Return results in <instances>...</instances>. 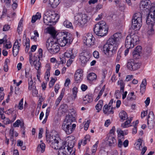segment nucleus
Returning a JSON list of instances; mask_svg holds the SVG:
<instances>
[{
    "label": "nucleus",
    "mask_w": 155,
    "mask_h": 155,
    "mask_svg": "<svg viewBox=\"0 0 155 155\" xmlns=\"http://www.w3.org/2000/svg\"><path fill=\"white\" fill-rule=\"evenodd\" d=\"M120 39L118 34L116 33L111 36L104 45V52L108 57H112L116 53Z\"/></svg>",
    "instance_id": "1"
},
{
    "label": "nucleus",
    "mask_w": 155,
    "mask_h": 155,
    "mask_svg": "<svg viewBox=\"0 0 155 155\" xmlns=\"http://www.w3.org/2000/svg\"><path fill=\"white\" fill-rule=\"evenodd\" d=\"M75 119L71 114L66 116L62 125L61 128L67 134H71L76 127V124L73 123Z\"/></svg>",
    "instance_id": "2"
},
{
    "label": "nucleus",
    "mask_w": 155,
    "mask_h": 155,
    "mask_svg": "<svg viewBox=\"0 0 155 155\" xmlns=\"http://www.w3.org/2000/svg\"><path fill=\"white\" fill-rule=\"evenodd\" d=\"M108 28L105 22L101 21L96 24L94 31V33L97 35L103 36L107 34Z\"/></svg>",
    "instance_id": "3"
},
{
    "label": "nucleus",
    "mask_w": 155,
    "mask_h": 155,
    "mask_svg": "<svg viewBox=\"0 0 155 155\" xmlns=\"http://www.w3.org/2000/svg\"><path fill=\"white\" fill-rule=\"evenodd\" d=\"M90 18L85 14L78 13L74 16V24L81 27L84 26Z\"/></svg>",
    "instance_id": "4"
},
{
    "label": "nucleus",
    "mask_w": 155,
    "mask_h": 155,
    "mask_svg": "<svg viewBox=\"0 0 155 155\" xmlns=\"http://www.w3.org/2000/svg\"><path fill=\"white\" fill-rule=\"evenodd\" d=\"M139 40V37L137 35H129L127 37L125 40V47L127 49L132 48L138 43Z\"/></svg>",
    "instance_id": "5"
},
{
    "label": "nucleus",
    "mask_w": 155,
    "mask_h": 155,
    "mask_svg": "<svg viewBox=\"0 0 155 155\" xmlns=\"http://www.w3.org/2000/svg\"><path fill=\"white\" fill-rule=\"evenodd\" d=\"M146 23L148 25H151V28L155 24V4L153 5H152L150 8L146 19Z\"/></svg>",
    "instance_id": "6"
},
{
    "label": "nucleus",
    "mask_w": 155,
    "mask_h": 155,
    "mask_svg": "<svg viewBox=\"0 0 155 155\" xmlns=\"http://www.w3.org/2000/svg\"><path fill=\"white\" fill-rule=\"evenodd\" d=\"M48 51L51 54H54L58 53L60 50L59 44L56 40L52 41L46 45Z\"/></svg>",
    "instance_id": "7"
},
{
    "label": "nucleus",
    "mask_w": 155,
    "mask_h": 155,
    "mask_svg": "<svg viewBox=\"0 0 155 155\" xmlns=\"http://www.w3.org/2000/svg\"><path fill=\"white\" fill-rule=\"evenodd\" d=\"M48 130H46V137L47 142L51 143L54 141H57L60 140L58 135L55 131H52L50 133H47Z\"/></svg>",
    "instance_id": "8"
},
{
    "label": "nucleus",
    "mask_w": 155,
    "mask_h": 155,
    "mask_svg": "<svg viewBox=\"0 0 155 155\" xmlns=\"http://www.w3.org/2000/svg\"><path fill=\"white\" fill-rule=\"evenodd\" d=\"M73 38L72 35L68 33L62 39H59L57 41L59 42V45L61 47L65 46L66 44L69 45L72 42Z\"/></svg>",
    "instance_id": "9"
},
{
    "label": "nucleus",
    "mask_w": 155,
    "mask_h": 155,
    "mask_svg": "<svg viewBox=\"0 0 155 155\" xmlns=\"http://www.w3.org/2000/svg\"><path fill=\"white\" fill-rule=\"evenodd\" d=\"M140 66V63L135 62L132 60H128L127 64V69L131 71H135L139 69Z\"/></svg>",
    "instance_id": "10"
},
{
    "label": "nucleus",
    "mask_w": 155,
    "mask_h": 155,
    "mask_svg": "<svg viewBox=\"0 0 155 155\" xmlns=\"http://www.w3.org/2000/svg\"><path fill=\"white\" fill-rule=\"evenodd\" d=\"M83 42L88 46L93 45L94 44L95 38L91 34H88L83 38Z\"/></svg>",
    "instance_id": "11"
},
{
    "label": "nucleus",
    "mask_w": 155,
    "mask_h": 155,
    "mask_svg": "<svg viewBox=\"0 0 155 155\" xmlns=\"http://www.w3.org/2000/svg\"><path fill=\"white\" fill-rule=\"evenodd\" d=\"M74 144V141L72 140H68V144L66 141H64L62 143L61 148L64 150L66 149L67 151L71 153L72 151L74 149L73 148Z\"/></svg>",
    "instance_id": "12"
},
{
    "label": "nucleus",
    "mask_w": 155,
    "mask_h": 155,
    "mask_svg": "<svg viewBox=\"0 0 155 155\" xmlns=\"http://www.w3.org/2000/svg\"><path fill=\"white\" fill-rule=\"evenodd\" d=\"M154 116L153 111L149 112L147 119V124L148 127L151 129L155 126V121H154Z\"/></svg>",
    "instance_id": "13"
},
{
    "label": "nucleus",
    "mask_w": 155,
    "mask_h": 155,
    "mask_svg": "<svg viewBox=\"0 0 155 155\" xmlns=\"http://www.w3.org/2000/svg\"><path fill=\"white\" fill-rule=\"evenodd\" d=\"M106 139L107 143L110 147H114L117 145L116 140L114 135L108 134Z\"/></svg>",
    "instance_id": "14"
},
{
    "label": "nucleus",
    "mask_w": 155,
    "mask_h": 155,
    "mask_svg": "<svg viewBox=\"0 0 155 155\" xmlns=\"http://www.w3.org/2000/svg\"><path fill=\"white\" fill-rule=\"evenodd\" d=\"M48 15L50 18L51 24L50 25H54L59 18V15L54 12L49 11Z\"/></svg>",
    "instance_id": "15"
},
{
    "label": "nucleus",
    "mask_w": 155,
    "mask_h": 155,
    "mask_svg": "<svg viewBox=\"0 0 155 155\" xmlns=\"http://www.w3.org/2000/svg\"><path fill=\"white\" fill-rule=\"evenodd\" d=\"M82 71L80 69L77 70L74 74V78L75 82L78 83L80 82L83 78Z\"/></svg>",
    "instance_id": "16"
},
{
    "label": "nucleus",
    "mask_w": 155,
    "mask_h": 155,
    "mask_svg": "<svg viewBox=\"0 0 155 155\" xmlns=\"http://www.w3.org/2000/svg\"><path fill=\"white\" fill-rule=\"evenodd\" d=\"M18 44V41L17 40H16L14 43L12 50L13 55L15 57L17 55L19 51L20 46Z\"/></svg>",
    "instance_id": "17"
},
{
    "label": "nucleus",
    "mask_w": 155,
    "mask_h": 155,
    "mask_svg": "<svg viewBox=\"0 0 155 155\" xmlns=\"http://www.w3.org/2000/svg\"><path fill=\"white\" fill-rule=\"evenodd\" d=\"M39 59L37 58V57L34 56L33 57V61L32 62V65H33L36 70H38L41 66L39 62Z\"/></svg>",
    "instance_id": "18"
},
{
    "label": "nucleus",
    "mask_w": 155,
    "mask_h": 155,
    "mask_svg": "<svg viewBox=\"0 0 155 155\" xmlns=\"http://www.w3.org/2000/svg\"><path fill=\"white\" fill-rule=\"evenodd\" d=\"M151 2L149 0H143L140 3V7L143 8L147 9L150 8Z\"/></svg>",
    "instance_id": "19"
},
{
    "label": "nucleus",
    "mask_w": 155,
    "mask_h": 155,
    "mask_svg": "<svg viewBox=\"0 0 155 155\" xmlns=\"http://www.w3.org/2000/svg\"><path fill=\"white\" fill-rule=\"evenodd\" d=\"M142 25V22H139L136 21H132V28L135 30H138Z\"/></svg>",
    "instance_id": "20"
},
{
    "label": "nucleus",
    "mask_w": 155,
    "mask_h": 155,
    "mask_svg": "<svg viewBox=\"0 0 155 155\" xmlns=\"http://www.w3.org/2000/svg\"><path fill=\"white\" fill-rule=\"evenodd\" d=\"M113 107H110L107 105H104L103 108L104 113L106 114H113L114 112L112 110Z\"/></svg>",
    "instance_id": "21"
},
{
    "label": "nucleus",
    "mask_w": 155,
    "mask_h": 155,
    "mask_svg": "<svg viewBox=\"0 0 155 155\" xmlns=\"http://www.w3.org/2000/svg\"><path fill=\"white\" fill-rule=\"evenodd\" d=\"M80 60L82 66H84L88 60V58L86 57L84 53H81L80 55Z\"/></svg>",
    "instance_id": "22"
},
{
    "label": "nucleus",
    "mask_w": 155,
    "mask_h": 155,
    "mask_svg": "<svg viewBox=\"0 0 155 155\" xmlns=\"http://www.w3.org/2000/svg\"><path fill=\"white\" fill-rule=\"evenodd\" d=\"M142 51V47L140 46H137L132 52V54L134 57H138L140 55V54Z\"/></svg>",
    "instance_id": "23"
},
{
    "label": "nucleus",
    "mask_w": 155,
    "mask_h": 155,
    "mask_svg": "<svg viewBox=\"0 0 155 155\" xmlns=\"http://www.w3.org/2000/svg\"><path fill=\"white\" fill-rule=\"evenodd\" d=\"M132 21H139V22H142V19L141 13L139 12L135 13L133 16Z\"/></svg>",
    "instance_id": "24"
},
{
    "label": "nucleus",
    "mask_w": 155,
    "mask_h": 155,
    "mask_svg": "<svg viewBox=\"0 0 155 155\" xmlns=\"http://www.w3.org/2000/svg\"><path fill=\"white\" fill-rule=\"evenodd\" d=\"M119 117L120 119V120L123 121L128 118V115L127 113L124 111H121L119 114Z\"/></svg>",
    "instance_id": "25"
},
{
    "label": "nucleus",
    "mask_w": 155,
    "mask_h": 155,
    "mask_svg": "<svg viewBox=\"0 0 155 155\" xmlns=\"http://www.w3.org/2000/svg\"><path fill=\"white\" fill-rule=\"evenodd\" d=\"M146 85V80L144 79L143 80L140 86V91L142 94H143L145 92Z\"/></svg>",
    "instance_id": "26"
},
{
    "label": "nucleus",
    "mask_w": 155,
    "mask_h": 155,
    "mask_svg": "<svg viewBox=\"0 0 155 155\" xmlns=\"http://www.w3.org/2000/svg\"><path fill=\"white\" fill-rule=\"evenodd\" d=\"M43 21L44 23L47 25H51L50 24L52 23L51 22V20L49 16L47 14L43 16Z\"/></svg>",
    "instance_id": "27"
},
{
    "label": "nucleus",
    "mask_w": 155,
    "mask_h": 155,
    "mask_svg": "<svg viewBox=\"0 0 155 155\" xmlns=\"http://www.w3.org/2000/svg\"><path fill=\"white\" fill-rule=\"evenodd\" d=\"M59 110L62 114L66 113L68 111V106L66 104H63L60 106Z\"/></svg>",
    "instance_id": "28"
},
{
    "label": "nucleus",
    "mask_w": 155,
    "mask_h": 155,
    "mask_svg": "<svg viewBox=\"0 0 155 155\" xmlns=\"http://www.w3.org/2000/svg\"><path fill=\"white\" fill-rule=\"evenodd\" d=\"M49 4L53 8L56 7L59 4V0H48Z\"/></svg>",
    "instance_id": "29"
},
{
    "label": "nucleus",
    "mask_w": 155,
    "mask_h": 155,
    "mask_svg": "<svg viewBox=\"0 0 155 155\" xmlns=\"http://www.w3.org/2000/svg\"><path fill=\"white\" fill-rule=\"evenodd\" d=\"M41 17V15L40 13L37 12L36 14L32 16L31 20L32 23H35L37 20L40 19Z\"/></svg>",
    "instance_id": "30"
},
{
    "label": "nucleus",
    "mask_w": 155,
    "mask_h": 155,
    "mask_svg": "<svg viewBox=\"0 0 155 155\" xmlns=\"http://www.w3.org/2000/svg\"><path fill=\"white\" fill-rule=\"evenodd\" d=\"M36 83L35 81L33 82L32 79L31 75L30 76V78L28 79V89H32L33 86H35Z\"/></svg>",
    "instance_id": "31"
},
{
    "label": "nucleus",
    "mask_w": 155,
    "mask_h": 155,
    "mask_svg": "<svg viewBox=\"0 0 155 155\" xmlns=\"http://www.w3.org/2000/svg\"><path fill=\"white\" fill-rule=\"evenodd\" d=\"M92 101V98L91 95H87L83 98V101L85 104L91 102Z\"/></svg>",
    "instance_id": "32"
},
{
    "label": "nucleus",
    "mask_w": 155,
    "mask_h": 155,
    "mask_svg": "<svg viewBox=\"0 0 155 155\" xmlns=\"http://www.w3.org/2000/svg\"><path fill=\"white\" fill-rule=\"evenodd\" d=\"M64 56L70 58H74L75 57V56L72 54V50L67 51L64 53Z\"/></svg>",
    "instance_id": "33"
},
{
    "label": "nucleus",
    "mask_w": 155,
    "mask_h": 155,
    "mask_svg": "<svg viewBox=\"0 0 155 155\" xmlns=\"http://www.w3.org/2000/svg\"><path fill=\"white\" fill-rule=\"evenodd\" d=\"M103 101L102 100H100L98 103L95 106V108L97 110V112H99L101 110L103 105Z\"/></svg>",
    "instance_id": "34"
},
{
    "label": "nucleus",
    "mask_w": 155,
    "mask_h": 155,
    "mask_svg": "<svg viewBox=\"0 0 155 155\" xmlns=\"http://www.w3.org/2000/svg\"><path fill=\"white\" fill-rule=\"evenodd\" d=\"M45 146L44 143L39 144L37 147V151L38 152L43 153L45 151Z\"/></svg>",
    "instance_id": "35"
},
{
    "label": "nucleus",
    "mask_w": 155,
    "mask_h": 155,
    "mask_svg": "<svg viewBox=\"0 0 155 155\" xmlns=\"http://www.w3.org/2000/svg\"><path fill=\"white\" fill-rule=\"evenodd\" d=\"M51 147L54 149L57 150L59 149H60L61 148V147H60L59 144V140L57 141H54L51 143Z\"/></svg>",
    "instance_id": "36"
},
{
    "label": "nucleus",
    "mask_w": 155,
    "mask_h": 155,
    "mask_svg": "<svg viewBox=\"0 0 155 155\" xmlns=\"http://www.w3.org/2000/svg\"><path fill=\"white\" fill-rule=\"evenodd\" d=\"M96 75L94 73H90L87 76L88 80L91 81L96 80Z\"/></svg>",
    "instance_id": "37"
},
{
    "label": "nucleus",
    "mask_w": 155,
    "mask_h": 155,
    "mask_svg": "<svg viewBox=\"0 0 155 155\" xmlns=\"http://www.w3.org/2000/svg\"><path fill=\"white\" fill-rule=\"evenodd\" d=\"M64 25L67 28H73L72 23L68 20H66L63 22Z\"/></svg>",
    "instance_id": "38"
},
{
    "label": "nucleus",
    "mask_w": 155,
    "mask_h": 155,
    "mask_svg": "<svg viewBox=\"0 0 155 155\" xmlns=\"http://www.w3.org/2000/svg\"><path fill=\"white\" fill-rule=\"evenodd\" d=\"M122 51V49H120L118 50L117 52V56L116 59V62H118L121 59V54Z\"/></svg>",
    "instance_id": "39"
},
{
    "label": "nucleus",
    "mask_w": 155,
    "mask_h": 155,
    "mask_svg": "<svg viewBox=\"0 0 155 155\" xmlns=\"http://www.w3.org/2000/svg\"><path fill=\"white\" fill-rule=\"evenodd\" d=\"M30 91H32V95L33 96H36L38 94V91L36 89V86H33L32 89H29Z\"/></svg>",
    "instance_id": "40"
},
{
    "label": "nucleus",
    "mask_w": 155,
    "mask_h": 155,
    "mask_svg": "<svg viewBox=\"0 0 155 155\" xmlns=\"http://www.w3.org/2000/svg\"><path fill=\"white\" fill-rule=\"evenodd\" d=\"M132 120V118H130V119H128L124 123L121 124V127L123 128H126L128 126L127 125L130 123Z\"/></svg>",
    "instance_id": "41"
},
{
    "label": "nucleus",
    "mask_w": 155,
    "mask_h": 155,
    "mask_svg": "<svg viewBox=\"0 0 155 155\" xmlns=\"http://www.w3.org/2000/svg\"><path fill=\"white\" fill-rule=\"evenodd\" d=\"M72 95L74 97V99H75L77 97V94L78 92V88L76 87H73L72 90Z\"/></svg>",
    "instance_id": "42"
},
{
    "label": "nucleus",
    "mask_w": 155,
    "mask_h": 155,
    "mask_svg": "<svg viewBox=\"0 0 155 155\" xmlns=\"http://www.w3.org/2000/svg\"><path fill=\"white\" fill-rule=\"evenodd\" d=\"M48 33L52 36L54 38L56 34L55 31L52 28L48 29Z\"/></svg>",
    "instance_id": "43"
},
{
    "label": "nucleus",
    "mask_w": 155,
    "mask_h": 155,
    "mask_svg": "<svg viewBox=\"0 0 155 155\" xmlns=\"http://www.w3.org/2000/svg\"><path fill=\"white\" fill-rule=\"evenodd\" d=\"M65 152L64 151H61V150L59 152L58 155H70L71 153V152H70L67 151L66 149L65 150Z\"/></svg>",
    "instance_id": "44"
},
{
    "label": "nucleus",
    "mask_w": 155,
    "mask_h": 155,
    "mask_svg": "<svg viewBox=\"0 0 155 155\" xmlns=\"http://www.w3.org/2000/svg\"><path fill=\"white\" fill-rule=\"evenodd\" d=\"M124 136L123 135L122 136V139H118V147L120 148H121L123 145V141L124 140Z\"/></svg>",
    "instance_id": "45"
},
{
    "label": "nucleus",
    "mask_w": 155,
    "mask_h": 155,
    "mask_svg": "<svg viewBox=\"0 0 155 155\" xmlns=\"http://www.w3.org/2000/svg\"><path fill=\"white\" fill-rule=\"evenodd\" d=\"M23 99L22 98L21 99L19 103L18 108L19 109L21 110L23 109Z\"/></svg>",
    "instance_id": "46"
},
{
    "label": "nucleus",
    "mask_w": 155,
    "mask_h": 155,
    "mask_svg": "<svg viewBox=\"0 0 155 155\" xmlns=\"http://www.w3.org/2000/svg\"><path fill=\"white\" fill-rule=\"evenodd\" d=\"M46 67L48 68L47 69L46 72L45 73V76L48 77V76H50V70L51 69V68L50 66V65L49 64H46Z\"/></svg>",
    "instance_id": "47"
},
{
    "label": "nucleus",
    "mask_w": 155,
    "mask_h": 155,
    "mask_svg": "<svg viewBox=\"0 0 155 155\" xmlns=\"http://www.w3.org/2000/svg\"><path fill=\"white\" fill-rule=\"evenodd\" d=\"M151 51V49L150 48L148 47L146 48L144 54L145 56H148V55L150 54Z\"/></svg>",
    "instance_id": "48"
},
{
    "label": "nucleus",
    "mask_w": 155,
    "mask_h": 155,
    "mask_svg": "<svg viewBox=\"0 0 155 155\" xmlns=\"http://www.w3.org/2000/svg\"><path fill=\"white\" fill-rule=\"evenodd\" d=\"M134 92H131L130 93L128 94L127 98L128 100L134 99L135 98L134 97Z\"/></svg>",
    "instance_id": "49"
},
{
    "label": "nucleus",
    "mask_w": 155,
    "mask_h": 155,
    "mask_svg": "<svg viewBox=\"0 0 155 155\" xmlns=\"http://www.w3.org/2000/svg\"><path fill=\"white\" fill-rule=\"evenodd\" d=\"M8 59H6L5 62V65L4 66V71L5 72H7L8 70V67L7 65L8 61Z\"/></svg>",
    "instance_id": "50"
},
{
    "label": "nucleus",
    "mask_w": 155,
    "mask_h": 155,
    "mask_svg": "<svg viewBox=\"0 0 155 155\" xmlns=\"http://www.w3.org/2000/svg\"><path fill=\"white\" fill-rule=\"evenodd\" d=\"M13 2V4L12 5V8L15 10L16 9L18 6L17 0H12Z\"/></svg>",
    "instance_id": "51"
},
{
    "label": "nucleus",
    "mask_w": 155,
    "mask_h": 155,
    "mask_svg": "<svg viewBox=\"0 0 155 155\" xmlns=\"http://www.w3.org/2000/svg\"><path fill=\"white\" fill-rule=\"evenodd\" d=\"M3 121L4 124H8L12 123L13 122V120H10L8 118H5L4 120Z\"/></svg>",
    "instance_id": "52"
},
{
    "label": "nucleus",
    "mask_w": 155,
    "mask_h": 155,
    "mask_svg": "<svg viewBox=\"0 0 155 155\" xmlns=\"http://www.w3.org/2000/svg\"><path fill=\"white\" fill-rule=\"evenodd\" d=\"M42 50L41 48H39L38 51V54L37 55V58L38 59H40V58H42Z\"/></svg>",
    "instance_id": "53"
},
{
    "label": "nucleus",
    "mask_w": 155,
    "mask_h": 155,
    "mask_svg": "<svg viewBox=\"0 0 155 155\" xmlns=\"http://www.w3.org/2000/svg\"><path fill=\"white\" fill-rule=\"evenodd\" d=\"M29 40L28 41L27 40H26V42L25 43L26 45V48L25 49V51H27L28 52L29 49Z\"/></svg>",
    "instance_id": "54"
},
{
    "label": "nucleus",
    "mask_w": 155,
    "mask_h": 155,
    "mask_svg": "<svg viewBox=\"0 0 155 155\" xmlns=\"http://www.w3.org/2000/svg\"><path fill=\"white\" fill-rule=\"evenodd\" d=\"M64 95V92L62 91L61 92L59 97L57 98L56 100L57 101H58L60 103V101L61 100Z\"/></svg>",
    "instance_id": "55"
},
{
    "label": "nucleus",
    "mask_w": 155,
    "mask_h": 155,
    "mask_svg": "<svg viewBox=\"0 0 155 155\" xmlns=\"http://www.w3.org/2000/svg\"><path fill=\"white\" fill-rule=\"evenodd\" d=\"M21 124V121L20 120H17L13 124V126L15 127H18L19 125Z\"/></svg>",
    "instance_id": "56"
},
{
    "label": "nucleus",
    "mask_w": 155,
    "mask_h": 155,
    "mask_svg": "<svg viewBox=\"0 0 155 155\" xmlns=\"http://www.w3.org/2000/svg\"><path fill=\"white\" fill-rule=\"evenodd\" d=\"M7 36L5 35L3 39H0V45L3 44L4 42H7Z\"/></svg>",
    "instance_id": "57"
},
{
    "label": "nucleus",
    "mask_w": 155,
    "mask_h": 155,
    "mask_svg": "<svg viewBox=\"0 0 155 155\" xmlns=\"http://www.w3.org/2000/svg\"><path fill=\"white\" fill-rule=\"evenodd\" d=\"M90 120H87L84 124V129L85 130H87L89 127V124H90Z\"/></svg>",
    "instance_id": "58"
},
{
    "label": "nucleus",
    "mask_w": 155,
    "mask_h": 155,
    "mask_svg": "<svg viewBox=\"0 0 155 155\" xmlns=\"http://www.w3.org/2000/svg\"><path fill=\"white\" fill-rule=\"evenodd\" d=\"M56 81L54 79L52 78L51 81H50V83L49 84V86L50 87H52L54 84L55 82Z\"/></svg>",
    "instance_id": "59"
},
{
    "label": "nucleus",
    "mask_w": 155,
    "mask_h": 155,
    "mask_svg": "<svg viewBox=\"0 0 155 155\" xmlns=\"http://www.w3.org/2000/svg\"><path fill=\"white\" fill-rule=\"evenodd\" d=\"M10 28L9 26L8 25H4L3 28V31H6L9 30Z\"/></svg>",
    "instance_id": "60"
},
{
    "label": "nucleus",
    "mask_w": 155,
    "mask_h": 155,
    "mask_svg": "<svg viewBox=\"0 0 155 155\" xmlns=\"http://www.w3.org/2000/svg\"><path fill=\"white\" fill-rule=\"evenodd\" d=\"M94 56L96 58H98L99 57V53L98 51H95L93 53Z\"/></svg>",
    "instance_id": "61"
},
{
    "label": "nucleus",
    "mask_w": 155,
    "mask_h": 155,
    "mask_svg": "<svg viewBox=\"0 0 155 155\" xmlns=\"http://www.w3.org/2000/svg\"><path fill=\"white\" fill-rule=\"evenodd\" d=\"M5 43H7L5 45V47L6 48L8 49L11 48L12 45L10 42H8L7 41V42H5Z\"/></svg>",
    "instance_id": "62"
},
{
    "label": "nucleus",
    "mask_w": 155,
    "mask_h": 155,
    "mask_svg": "<svg viewBox=\"0 0 155 155\" xmlns=\"http://www.w3.org/2000/svg\"><path fill=\"white\" fill-rule=\"evenodd\" d=\"M147 114V111H143L141 113V117L142 118H143Z\"/></svg>",
    "instance_id": "63"
},
{
    "label": "nucleus",
    "mask_w": 155,
    "mask_h": 155,
    "mask_svg": "<svg viewBox=\"0 0 155 155\" xmlns=\"http://www.w3.org/2000/svg\"><path fill=\"white\" fill-rule=\"evenodd\" d=\"M81 90L83 91H85L87 88V85L83 84L81 86Z\"/></svg>",
    "instance_id": "64"
}]
</instances>
